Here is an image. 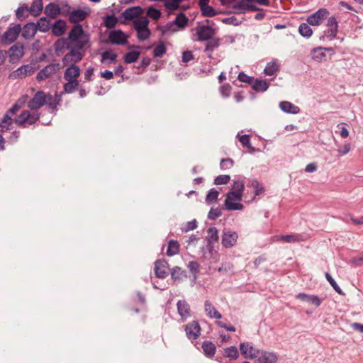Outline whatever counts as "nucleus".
Segmentation results:
<instances>
[{
  "label": "nucleus",
  "instance_id": "nucleus-1",
  "mask_svg": "<svg viewBox=\"0 0 363 363\" xmlns=\"http://www.w3.org/2000/svg\"><path fill=\"white\" fill-rule=\"evenodd\" d=\"M61 101V95L54 99L50 94H45L43 91H38L28 101V106L31 110H38L45 105H48L52 108H55Z\"/></svg>",
  "mask_w": 363,
  "mask_h": 363
},
{
  "label": "nucleus",
  "instance_id": "nucleus-2",
  "mask_svg": "<svg viewBox=\"0 0 363 363\" xmlns=\"http://www.w3.org/2000/svg\"><path fill=\"white\" fill-rule=\"evenodd\" d=\"M255 3L258 4L259 5L268 6L270 4L269 0H240L237 3L234 4L232 6L233 9L237 11H224L223 13L230 14H240L244 13L246 11H263L262 9L258 7Z\"/></svg>",
  "mask_w": 363,
  "mask_h": 363
},
{
  "label": "nucleus",
  "instance_id": "nucleus-3",
  "mask_svg": "<svg viewBox=\"0 0 363 363\" xmlns=\"http://www.w3.org/2000/svg\"><path fill=\"white\" fill-rule=\"evenodd\" d=\"M85 46L84 42H79V43L74 44V48L71 49V50L62 57V64L67 66L71 62L74 65L79 62L84 57V55L80 50Z\"/></svg>",
  "mask_w": 363,
  "mask_h": 363
},
{
  "label": "nucleus",
  "instance_id": "nucleus-4",
  "mask_svg": "<svg viewBox=\"0 0 363 363\" xmlns=\"http://www.w3.org/2000/svg\"><path fill=\"white\" fill-rule=\"evenodd\" d=\"M243 194L230 190L226 194V198L224 201V207L225 209L228 211H237V210H242L244 206L239 203L233 202V200L241 201L242 199Z\"/></svg>",
  "mask_w": 363,
  "mask_h": 363
},
{
  "label": "nucleus",
  "instance_id": "nucleus-5",
  "mask_svg": "<svg viewBox=\"0 0 363 363\" xmlns=\"http://www.w3.org/2000/svg\"><path fill=\"white\" fill-rule=\"evenodd\" d=\"M68 37L74 44H77L79 42H84V45H86L89 41V35L85 33L80 23H77L72 26L68 34Z\"/></svg>",
  "mask_w": 363,
  "mask_h": 363
},
{
  "label": "nucleus",
  "instance_id": "nucleus-6",
  "mask_svg": "<svg viewBox=\"0 0 363 363\" xmlns=\"http://www.w3.org/2000/svg\"><path fill=\"white\" fill-rule=\"evenodd\" d=\"M9 61L11 64H16L24 56V45L18 42L11 46L6 51Z\"/></svg>",
  "mask_w": 363,
  "mask_h": 363
},
{
  "label": "nucleus",
  "instance_id": "nucleus-7",
  "mask_svg": "<svg viewBox=\"0 0 363 363\" xmlns=\"http://www.w3.org/2000/svg\"><path fill=\"white\" fill-rule=\"evenodd\" d=\"M104 43L124 45L128 43V36L121 30H113L108 33V40H106Z\"/></svg>",
  "mask_w": 363,
  "mask_h": 363
},
{
  "label": "nucleus",
  "instance_id": "nucleus-8",
  "mask_svg": "<svg viewBox=\"0 0 363 363\" xmlns=\"http://www.w3.org/2000/svg\"><path fill=\"white\" fill-rule=\"evenodd\" d=\"M21 30V24H16L13 27H9L6 31L1 37V43L5 45L13 43L18 37Z\"/></svg>",
  "mask_w": 363,
  "mask_h": 363
},
{
  "label": "nucleus",
  "instance_id": "nucleus-9",
  "mask_svg": "<svg viewBox=\"0 0 363 363\" xmlns=\"http://www.w3.org/2000/svg\"><path fill=\"white\" fill-rule=\"evenodd\" d=\"M329 13L328 10L325 8L319 9L307 18V23L311 26H319L328 18Z\"/></svg>",
  "mask_w": 363,
  "mask_h": 363
},
{
  "label": "nucleus",
  "instance_id": "nucleus-10",
  "mask_svg": "<svg viewBox=\"0 0 363 363\" xmlns=\"http://www.w3.org/2000/svg\"><path fill=\"white\" fill-rule=\"evenodd\" d=\"M326 26L328 27L324 31V35L320 39H324L326 37L328 40H331L336 38L338 31V22L335 16H330L328 18Z\"/></svg>",
  "mask_w": 363,
  "mask_h": 363
},
{
  "label": "nucleus",
  "instance_id": "nucleus-11",
  "mask_svg": "<svg viewBox=\"0 0 363 363\" xmlns=\"http://www.w3.org/2000/svg\"><path fill=\"white\" fill-rule=\"evenodd\" d=\"M186 337L193 342L201 335V327L198 321L193 320L186 325L184 328Z\"/></svg>",
  "mask_w": 363,
  "mask_h": 363
},
{
  "label": "nucleus",
  "instance_id": "nucleus-12",
  "mask_svg": "<svg viewBox=\"0 0 363 363\" xmlns=\"http://www.w3.org/2000/svg\"><path fill=\"white\" fill-rule=\"evenodd\" d=\"M143 13V9L140 6H132L126 9L121 13L119 18H124V20H121L120 23L125 24V21H130L133 18L140 16Z\"/></svg>",
  "mask_w": 363,
  "mask_h": 363
},
{
  "label": "nucleus",
  "instance_id": "nucleus-13",
  "mask_svg": "<svg viewBox=\"0 0 363 363\" xmlns=\"http://www.w3.org/2000/svg\"><path fill=\"white\" fill-rule=\"evenodd\" d=\"M215 33V29L208 25L199 26L196 28L197 40L202 42L209 40Z\"/></svg>",
  "mask_w": 363,
  "mask_h": 363
},
{
  "label": "nucleus",
  "instance_id": "nucleus-14",
  "mask_svg": "<svg viewBox=\"0 0 363 363\" xmlns=\"http://www.w3.org/2000/svg\"><path fill=\"white\" fill-rule=\"evenodd\" d=\"M238 238L236 232L224 230L221 236V243L225 248H231L235 245Z\"/></svg>",
  "mask_w": 363,
  "mask_h": 363
},
{
  "label": "nucleus",
  "instance_id": "nucleus-15",
  "mask_svg": "<svg viewBox=\"0 0 363 363\" xmlns=\"http://www.w3.org/2000/svg\"><path fill=\"white\" fill-rule=\"evenodd\" d=\"M90 12L89 8H87V11L82 9H74L71 12V15L69 16V21L71 23L76 25L84 21L89 16Z\"/></svg>",
  "mask_w": 363,
  "mask_h": 363
},
{
  "label": "nucleus",
  "instance_id": "nucleus-16",
  "mask_svg": "<svg viewBox=\"0 0 363 363\" xmlns=\"http://www.w3.org/2000/svg\"><path fill=\"white\" fill-rule=\"evenodd\" d=\"M35 68L30 65H22L15 71H13L9 76L12 79H23L28 75L34 73Z\"/></svg>",
  "mask_w": 363,
  "mask_h": 363
},
{
  "label": "nucleus",
  "instance_id": "nucleus-17",
  "mask_svg": "<svg viewBox=\"0 0 363 363\" xmlns=\"http://www.w3.org/2000/svg\"><path fill=\"white\" fill-rule=\"evenodd\" d=\"M169 268V264L164 259H160L155 261L154 271L155 276L159 279H164L167 277V269Z\"/></svg>",
  "mask_w": 363,
  "mask_h": 363
},
{
  "label": "nucleus",
  "instance_id": "nucleus-18",
  "mask_svg": "<svg viewBox=\"0 0 363 363\" xmlns=\"http://www.w3.org/2000/svg\"><path fill=\"white\" fill-rule=\"evenodd\" d=\"M277 360V355L274 352L259 350L255 363H276Z\"/></svg>",
  "mask_w": 363,
  "mask_h": 363
},
{
  "label": "nucleus",
  "instance_id": "nucleus-19",
  "mask_svg": "<svg viewBox=\"0 0 363 363\" xmlns=\"http://www.w3.org/2000/svg\"><path fill=\"white\" fill-rule=\"evenodd\" d=\"M57 64H50L46 65L37 74V81L41 82L49 78L57 72Z\"/></svg>",
  "mask_w": 363,
  "mask_h": 363
},
{
  "label": "nucleus",
  "instance_id": "nucleus-20",
  "mask_svg": "<svg viewBox=\"0 0 363 363\" xmlns=\"http://www.w3.org/2000/svg\"><path fill=\"white\" fill-rule=\"evenodd\" d=\"M240 350L245 358L256 359L259 350L254 348L249 343L242 342L240 345Z\"/></svg>",
  "mask_w": 363,
  "mask_h": 363
},
{
  "label": "nucleus",
  "instance_id": "nucleus-21",
  "mask_svg": "<svg viewBox=\"0 0 363 363\" xmlns=\"http://www.w3.org/2000/svg\"><path fill=\"white\" fill-rule=\"evenodd\" d=\"M67 26V25L65 20H57L51 26L52 35L56 37L62 36L65 33Z\"/></svg>",
  "mask_w": 363,
  "mask_h": 363
},
{
  "label": "nucleus",
  "instance_id": "nucleus-22",
  "mask_svg": "<svg viewBox=\"0 0 363 363\" xmlns=\"http://www.w3.org/2000/svg\"><path fill=\"white\" fill-rule=\"evenodd\" d=\"M44 12L49 18L55 19L60 14H61L62 9L57 4L50 2L45 6Z\"/></svg>",
  "mask_w": 363,
  "mask_h": 363
},
{
  "label": "nucleus",
  "instance_id": "nucleus-23",
  "mask_svg": "<svg viewBox=\"0 0 363 363\" xmlns=\"http://www.w3.org/2000/svg\"><path fill=\"white\" fill-rule=\"evenodd\" d=\"M179 315L184 319H186L191 315V308L189 304L184 300H179L177 303Z\"/></svg>",
  "mask_w": 363,
  "mask_h": 363
},
{
  "label": "nucleus",
  "instance_id": "nucleus-24",
  "mask_svg": "<svg viewBox=\"0 0 363 363\" xmlns=\"http://www.w3.org/2000/svg\"><path fill=\"white\" fill-rule=\"evenodd\" d=\"M80 75V68L79 66L72 64L65 69L64 78L65 80L77 79Z\"/></svg>",
  "mask_w": 363,
  "mask_h": 363
},
{
  "label": "nucleus",
  "instance_id": "nucleus-25",
  "mask_svg": "<svg viewBox=\"0 0 363 363\" xmlns=\"http://www.w3.org/2000/svg\"><path fill=\"white\" fill-rule=\"evenodd\" d=\"M37 31L38 29L35 23H27L23 28L22 37L25 39L32 38L35 36Z\"/></svg>",
  "mask_w": 363,
  "mask_h": 363
},
{
  "label": "nucleus",
  "instance_id": "nucleus-26",
  "mask_svg": "<svg viewBox=\"0 0 363 363\" xmlns=\"http://www.w3.org/2000/svg\"><path fill=\"white\" fill-rule=\"evenodd\" d=\"M207 43L206 44V47L204 49V52H208V57L211 58L212 57V52L214 50L218 48L220 46V40L218 38H211L209 40H206Z\"/></svg>",
  "mask_w": 363,
  "mask_h": 363
},
{
  "label": "nucleus",
  "instance_id": "nucleus-27",
  "mask_svg": "<svg viewBox=\"0 0 363 363\" xmlns=\"http://www.w3.org/2000/svg\"><path fill=\"white\" fill-rule=\"evenodd\" d=\"M171 277L174 282H180L187 277V272L176 266L171 269Z\"/></svg>",
  "mask_w": 363,
  "mask_h": 363
},
{
  "label": "nucleus",
  "instance_id": "nucleus-28",
  "mask_svg": "<svg viewBox=\"0 0 363 363\" xmlns=\"http://www.w3.org/2000/svg\"><path fill=\"white\" fill-rule=\"evenodd\" d=\"M311 57L318 62H323L327 60V56L324 52L323 47H317L311 50Z\"/></svg>",
  "mask_w": 363,
  "mask_h": 363
},
{
  "label": "nucleus",
  "instance_id": "nucleus-29",
  "mask_svg": "<svg viewBox=\"0 0 363 363\" xmlns=\"http://www.w3.org/2000/svg\"><path fill=\"white\" fill-rule=\"evenodd\" d=\"M279 108L283 112L291 114H296L300 112V108L292 103L284 101L279 103Z\"/></svg>",
  "mask_w": 363,
  "mask_h": 363
},
{
  "label": "nucleus",
  "instance_id": "nucleus-30",
  "mask_svg": "<svg viewBox=\"0 0 363 363\" xmlns=\"http://www.w3.org/2000/svg\"><path fill=\"white\" fill-rule=\"evenodd\" d=\"M269 83L266 79H255L252 88L257 92H264L267 90Z\"/></svg>",
  "mask_w": 363,
  "mask_h": 363
},
{
  "label": "nucleus",
  "instance_id": "nucleus-31",
  "mask_svg": "<svg viewBox=\"0 0 363 363\" xmlns=\"http://www.w3.org/2000/svg\"><path fill=\"white\" fill-rule=\"evenodd\" d=\"M202 349L204 354L209 358L214 357L216 347L211 341L206 340L202 343Z\"/></svg>",
  "mask_w": 363,
  "mask_h": 363
},
{
  "label": "nucleus",
  "instance_id": "nucleus-32",
  "mask_svg": "<svg viewBox=\"0 0 363 363\" xmlns=\"http://www.w3.org/2000/svg\"><path fill=\"white\" fill-rule=\"evenodd\" d=\"M208 245L213 247V245L219 240L218 231L216 227H211L207 230Z\"/></svg>",
  "mask_w": 363,
  "mask_h": 363
},
{
  "label": "nucleus",
  "instance_id": "nucleus-33",
  "mask_svg": "<svg viewBox=\"0 0 363 363\" xmlns=\"http://www.w3.org/2000/svg\"><path fill=\"white\" fill-rule=\"evenodd\" d=\"M150 21L145 16H142L140 19L135 20L133 22V28L137 31V33H140V31L148 28Z\"/></svg>",
  "mask_w": 363,
  "mask_h": 363
},
{
  "label": "nucleus",
  "instance_id": "nucleus-34",
  "mask_svg": "<svg viewBox=\"0 0 363 363\" xmlns=\"http://www.w3.org/2000/svg\"><path fill=\"white\" fill-rule=\"evenodd\" d=\"M38 30L45 33L48 32L52 26L51 21L47 17H41L35 23Z\"/></svg>",
  "mask_w": 363,
  "mask_h": 363
},
{
  "label": "nucleus",
  "instance_id": "nucleus-35",
  "mask_svg": "<svg viewBox=\"0 0 363 363\" xmlns=\"http://www.w3.org/2000/svg\"><path fill=\"white\" fill-rule=\"evenodd\" d=\"M180 245L177 240H170L168 242L167 255L172 257L179 253Z\"/></svg>",
  "mask_w": 363,
  "mask_h": 363
},
{
  "label": "nucleus",
  "instance_id": "nucleus-36",
  "mask_svg": "<svg viewBox=\"0 0 363 363\" xmlns=\"http://www.w3.org/2000/svg\"><path fill=\"white\" fill-rule=\"evenodd\" d=\"M204 305L205 311L209 317L214 318L218 320L222 318V315L215 308V307L211 304L210 301L206 300L205 301Z\"/></svg>",
  "mask_w": 363,
  "mask_h": 363
},
{
  "label": "nucleus",
  "instance_id": "nucleus-37",
  "mask_svg": "<svg viewBox=\"0 0 363 363\" xmlns=\"http://www.w3.org/2000/svg\"><path fill=\"white\" fill-rule=\"evenodd\" d=\"M67 81V82L65 83L63 86L64 91L66 94L73 93L80 86L78 79H69Z\"/></svg>",
  "mask_w": 363,
  "mask_h": 363
},
{
  "label": "nucleus",
  "instance_id": "nucleus-38",
  "mask_svg": "<svg viewBox=\"0 0 363 363\" xmlns=\"http://www.w3.org/2000/svg\"><path fill=\"white\" fill-rule=\"evenodd\" d=\"M43 9L42 0H33L31 6L29 7L30 13L34 16H38Z\"/></svg>",
  "mask_w": 363,
  "mask_h": 363
},
{
  "label": "nucleus",
  "instance_id": "nucleus-39",
  "mask_svg": "<svg viewBox=\"0 0 363 363\" xmlns=\"http://www.w3.org/2000/svg\"><path fill=\"white\" fill-rule=\"evenodd\" d=\"M140 55V52L138 50L129 51L123 56L124 62L126 64L134 63L138 60Z\"/></svg>",
  "mask_w": 363,
  "mask_h": 363
},
{
  "label": "nucleus",
  "instance_id": "nucleus-40",
  "mask_svg": "<svg viewBox=\"0 0 363 363\" xmlns=\"http://www.w3.org/2000/svg\"><path fill=\"white\" fill-rule=\"evenodd\" d=\"M249 186L254 189L255 196H259L264 193V187L257 179L250 180Z\"/></svg>",
  "mask_w": 363,
  "mask_h": 363
},
{
  "label": "nucleus",
  "instance_id": "nucleus-41",
  "mask_svg": "<svg viewBox=\"0 0 363 363\" xmlns=\"http://www.w3.org/2000/svg\"><path fill=\"white\" fill-rule=\"evenodd\" d=\"M121 20H120L115 16L113 14L111 15H107L104 18V25L108 29H111L115 28L118 22H119Z\"/></svg>",
  "mask_w": 363,
  "mask_h": 363
},
{
  "label": "nucleus",
  "instance_id": "nucleus-42",
  "mask_svg": "<svg viewBox=\"0 0 363 363\" xmlns=\"http://www.w3.org/2000/svg\"><path fill=\"white\" fill-rule=\"evenodd\" d=\"M239 141L243 147L247 148L250 153H254L256 151V149L251 145L250 135L245 134L240 136Z\"/></svg>",
  "mask_w": 363,
  "mask_h": 363
},
{
  "label": "nucleus",
  "instance_id": "nucleus-43",
  "mask_svg": "<svg viewBox=\"0 0 363 363\" xmlns=\"http://www.w3.org/2000/svg\"><path fill=\"white\" fill-rule=\"evenodd\" d=\"M223 356L232 359H237L239 357V352L235 346H230L223 350Z\"/></svg>",
  "mask_w": 363,
  "mask_h": 363
},
{
  "label": "nucleus",
  "instance_id": "nucleus-44",
  "mask_svg": "<svg viewBox=\"0 0 363 363\" xmlns=\"http://www.w3.org/2000/svg\"><path fill=\"white\" fill-rule=\"evenodd\" d=\"M29 7L26 4H23L22 6H20L16 10V18L22 21L25 20L28 16L29 13Z\"/></svg>",
  "mask_w": 363,
  "mask_h": 363
},
{
  "label": "nucleus",
  "instance_id": "nucleus-45",
  "mask_svg": "<svg viewBox=\"0 0 363 363\" xmlns=\"http://www.w3.org/2000/svg\"><path fill=\"white\" fill-rule=\"evenodd\" d=\"M189 22V18L184 13H179L173 21V23L180 28H184Z\"/></svg>",
  "mask_w": 363,
  "mask_h": 363
},
{
  "label": "nucleus",
  "instance_id": "nucleus-46",
  "mask_svg": "<svg viewBox=\"0 0 363 363\" xmlns=\"http://www.w3.org/2000/svg\"><path fill=\"white\" fill-rule=\"evenodd\" d=\"M30 117V112L27 110H23L19 116H18L14 122L18 126H23Z\"/></svg>",
  "mask_w": 363,
  "mask_h": 363
},
{
  "label": "nucleus",
  "instance_id": "nucleus-47",
  "mask_svg": "<svg viewBox=\"0 0 363 363\" xmlns=\"http://www.w3.org/2000/svg\"><path fill=\"white\" fill-rule=\"evenodd\" d=\"M279 69V65L275 61L268 62L264 69V73L268 76L274 75Z\"/></svg>",
  "mask_w": 363,
  "mask_h": 363
},
{
  "label": "nucleus",
  "instance_id": "nucleus-48",
  "mask_svg": "<svg viewBox=\"0 0 363 363\" xmlns=\"http://www.w3.org/2000/svg\"><path fill=\"white\" fill-rule=\"evenodd\" d=\"M167 52V48L164 42L159 41L158 45L153 50V56L155 57H162Z\"/></svg>",
  "mask_w": 363,
  "mask_h": 363
},
{
  "label": "nucleus",
  "instance_id": "nucleus-49",
  "mask_svg": "<svg viewBox=\"0 0 363 363\" xmlns=\"http://www.w3.org/2000/svg\"><path fill=\"white\" fill-rule=\"evenodd\" d=\"M310 24L301 23L298 27V33L305 38H309L313 33V30L309 26Z\"/></svg>",
  "mask_w": 363,
  "mask_h": 363
},
{
  "label": "nucleus",
  "instance_id": "nucleus-50",
  "mask_svg": "<svg viewBox=\"0 0 363 363\" xmlns=\"http://www.w3.org/2000/svg\"><path fill=\"white\" fill-rule=\"evenodd\" d=\"M147 16L155 21H157L162 16V12L160 9L151 6H149L146 11Z\"/></svg>",
  "mask_w": 363,
  "mask_h": 363
},
{
  "label": "nucleus",
  "instance_id": "nucleus-51",
  "mask_svg": "<svg viewBox=\"0 0 363 363\" xmlns=\"http://www.w3.org/2000/svg\"><path fill=\"white\" fill-rule=\"evenodd\" d=\"M117 57V54L113 50H106L101 54V62H104L105 60L108 59L110 63H113L116 61Z\"/></svg>",
  "mask_w": 363,
  "mask_h": 363
},
{
  "label": "nucleus",
  "instance_id": "nucleus-52",
  "mask_svg": "<svg viewBox=\"0 0 363 363\" xmlns=\"http://www.w3.org/2000/svg\"><path fill=\"white\" fill-rule=\"evenodd\" d=\"M201 8V15L205 17H213L217 15L216 11L208 4L202 6Z\"/></svg>",
  "mask_w": 363,
  "mask_h": 363
},
{
  "label": "nucleus",
  "instance_id": "nucleus-53",
  "mask_svg": "<svg viewBox=\"0 0 363 363\" xmlns=\"http://www.w3.org/2000/svg\"><path fill=\"white\" fill-rule=\"evenodd\" d=\"M325 276L327 281L330 283L331 286L338 294L345 295L343 291L341 289V288L338 286V284L336 283V281L328 272H325Z\"/></svg>",
  "mask_w": 363,
  "mask_h": 363
},
{
  "label": "nucleus",
  "instance_id": "nucleus-54",
  "mask_svg": "<svg viewBox=\"0 0 363 363\" xmlns=\"http://www.w3.org/2000/svg\"><path fill=\"white\" fill-rule=\"evenodd\" d=\"M184 0H168L165 1L164 4V6L166 9L169 11H176L179 9V4L182 3Z\"/></svg>",
  "mask_w": 363,
  "mask_h": 363
},
{
  "label": "nucleus",
  "instance_id": "nucleus-55",
  "mask_svg": "<svg viewBox=\"0 0 363 363\" xmlns=\"http://www.w3.org/2000/svg\"><path fill=\"white\" fill-rule=\"evenodd\" d=\"M231 190L236 191L243 194L245 190V182L243 179H234Z\"/></svg>",
  "mask_w": 363,
  "mask_h": 363
},
{
  "label": "nucleus",
  "instance_id": "nucleus-56",
  "mask_svg": "<svg viewBox=\"0 0 363 363\" xmlns=\"http://www.w3.org/2000/svg\"><path fill=\"white\" fill-rule=\"evenodd\" d=\"M301 235H281L280 240L286 242H295L303 240Z\"/></svg>",
  "mask_w": 363,
  "mask_h": 363
},
{
  "label": "nucleus",
  "instance_id": "nucleus-57",
  "mask_svg": "<svg viewBox=\"0 0 363 363\" xmlns=\"http://www.w3.org/2000/svg\"><path fill=\"white\" fill-rule=\"evenodd\" d=\"M218 191H217L215 188L211 189L206 196V202L207 203H211L213 201L218 199Z\"/></svg>",
  "mask_w": 363,
  "mask_h": 363
},
{
  "label": "nucleus",
  "instance_id": "nucleus-58",
  "mask_svg": "<svg viewBox=\"0 0 363 363\" xmlns=\"http://www.w3.org/2000/svg\"><path fill=\"white\" fill-rule=\"evenodd\" d=\"M234 165V161L231 158L221 159L220 167L222 170L231 169Z\"/></svg>",
  "mask_w": 363,
  "mask_h": 363
},
{
  "label": "nucleus",
  "instance_id": "nucleus-59",
  "mask_svg": "<svg viewBox=\"0 0 363 363\" xmlns=\"http://www.w3.org/2000/svg\"><path fill=\"white\" fill-rule=\"evenodd\" d=\"M230 181V176L228 174L219 175L214 179L213 184L215 185L227 184Z\"/></svg>",
  "mask_w": 363,
  "mask_h": 363
},
{
  "label": "nucleus",
  "instance_id": "nucleus-60",
  "mask_svg": "<svg viewBox=\"0 0 363 363\" xmlns=\"http://www.w3.org/2000/svg\"><path fill=\"white\" fill-rule=\"evenodd\" d=\"M188 268L189 271L194 274V279H196V275L199 273V263L197 261H191L188 264Z\"/></svg>",
  "mask_w": 363,
  "mask_h": 363
},
{
  "label": "nucleus",
  "instance_id": "nucleus-61",
  "mask_svg": "<svg viewBox=\"0 0 363 363\" xmlns=\"http://www.w3.org/2000/svg\"><path fill=\"white\" fill-rule=\"evenodd\" d=\"M222 211L220 208H211L208 213V218L211 220H214L221 216Z\"/></svg>",
  "mask_w": 363,
  "mask_h": 363
},
{
  "label": "nucleus",
  "instance_id": "nucleus-62",
  "mask_svg": "<svg viewBox=\"0 0 363 363\" xmlns=\"http://www.w3.org/2000/svg\"><path fill=\"white\" fill-rule=\"evenodd\" d=\"M238 79L240 82H245L252 85L255 78L253 77L248 76L243 72H240L238 75Z\"/></svg>",
  "mask_w": 363,
  "mask_h": 363
},
{
  "label": "nucleus",
  "instance_id": "nucleus-63",
  "mask_svg": "<svg viewBox=\"0 0 363 363\" xmlns=\"http://www.w3.org/2000/svg\"><path fill=\"white\" fill-rule=\"evenodd\" d=\"M232 86L230 84L225 83L220 86V92L223 97L228 98L230 95Z\"/></svg>",
  "mask_w": 363,
  "mask_h": 363
},
{
  "label": "nucleus",
  "instance_id": "nucleus-64",
  "mask_svg": "<svg viewBox=\"0 0 363 363\" xmlns=\"http://www.w3.org/2000/svg\"><path fill=\"white\" fill-rule=\"evenodd\" d=\"M222 22L225 24L233 25V26H240L242 21L238 20L235 16H232L230 17L225 18L222 20Z\"/></svg>",
  "mask_w": 363,
  "mask_h": 363
}]
</instances>
